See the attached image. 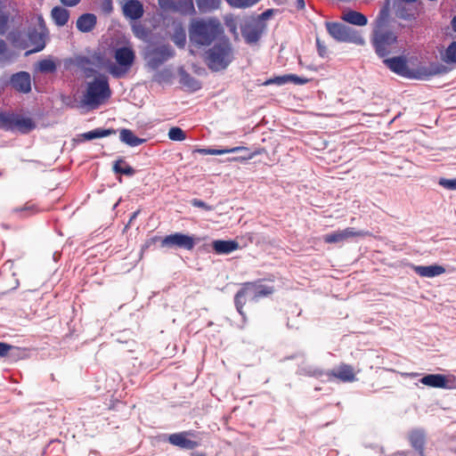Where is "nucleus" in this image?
Masks as SVG:
<instances>
[{"mask_svg": "<svg viewBox=\"0 0 456 456\" xmlns=\"http://www.w3.org/2000/svg\"><path fill=\"white\" fill-rule=\"evenodd\" d=\"M188 31L191 46L196 48L211 45L224 33L216 19H193Z\"/></svg>", "mask_w": 456, "mask_h": 456, "instance_id": "1", "label": "nucleus"}, {"mask_svg": "<svg viewBox=\"0 0 456 456\" xmlns=\"http://www.w3.org/2000/svg\"><path fill=\"white\" fill-rule=\"evenodd\" d=\"M114 59L115 62L98 57V65L116 77H124L134 63L135 53L131 45L120 46L115 49Z\"/></svg>", "mask_w": 456, "mask_h": 456, "instance_id": "2", "label": "nucleus"}, {"mask_svg": "<svg viewBox=\"0 0 456 456\" xmlns=\"http://www.w3.org/2000/svg\"><path fill=\"white\" fill-rule=\"evenodd\" d=\"M232 60V53L229 41L221 39L215 44L205 55V61L208 68L214 71L224 69Z\"/></svg>", "mask_w": 456, "mask_h": 456, "instance_id": "3", "label": "nucleus"}, {"mask_svg": "<svg viewBox=\"0 0 456 456\" xmlns=\"http://www.w3.org/2000/svg\"><path fill=\"white\" fill-rule=\"evenodd\" d=\"M110 96V89L106 77H100L94 82L88 84L86 93L84 96L86 105L95 108L103 103Z\"/></svg>", "mask_w": 456, "mask_h": 456, "instance_id": "4", "label": "nucleus"}, {"mask_svg": "<svg viewBox=\"0 0 456 456\" xmlns=\"http://www.w3.org/2000/svg\"><path fill=\"white\" fill-rule=\"evenodd\" d=\"M330 36L338 41L349 42L357 45H364V37L355 29L346 27L340 23H331L327 25Z\"/></svg>", "mask_w": 456, "mask_h": 456, "instance_id": "5", "label": "nucleus"}, {"mask_svg": "<svg viewBox=\"0 0 456 456\" xmlns=\"http://www.w3.org/2000/svg\"><path fill=\"white\" fill-rule=\"evenodd\" d=\"M397 37L392 31L373 30L372 44L377 53L384 57L395 49Z\"/></svg>", "mask_w": 456, "mask_h": 456, "instance_id": "6", "label": "nucleus"}, {"mask_svg": "<svg viewBox=\"0 0 456 456\" xmlns=\"http://www.w3.org/2000/svg\"><path fill=\"white\" fill-rule=\"evenodd\" d=\"M419 381L429 387L456 389V377L452 374H428L422 377Z\"/></svg>", "mask_w": 456, "mask_h": 456, "instance_id": "7", "label": "nucleus"}, {"mask_svg": "<svg viewBox=\"0 0 456 456\" xmlns=\"http://www.w3.org/2000/svg\"><path fill=\"white\" fill-rule=\"evenodd\" d=\"M367 232L362 231H356L352 227L344 230L335 231L333 232L323 235L322 240L325 243L338 244L347 241L354 237H363Z\"/></svg>", "mask_w": 456, "mask_h": 456, "instance_id": "8", "label": "nucleus"}, {"mask_svg": "<svg viewBox=\"0 0 456 456\" xmlns=\"http://www.w3.org/2000/svg\"><path fill=\"white\" fill-rule=\"evenodd\" d=\"M194 245L195 239L192 236H189L179 232L166 236L161 240V246L163 248L178 247L191 250L193 248Z\"/></svg>", "mask_w": 456, "mask_h": 456, "instance_id": "9", "label": "nucleus"}, {"mask_svg": "<svg viewBox=\"0 0 456 456\" xmlns=\"http://www.w3.org/2000/svg\"><path fill=\"white\" fill-rule=\"evenodd\" d=\"M384 63L393 72L406 77H422L421 74H415L408 67L407 61L403 57H394L384 60Z\"/></svg>", "mask_w": 456, "mask_h": 456, "instance_id": "10", "label": "nucleus"}, {"mask_svg": "<svg viewBox=\"0 0 456 456\" xmlns=\"http://www.w3.org/2000/svg\"><path fill=\"white\" fill-rule=\"evenodd\" d=\"M167 440L171 444L185 450H191L199 445L196 436L192 432L175 433L170 435Z\"/></svg>", "mask_w": 456, "mask_h": 456, "instance_id": "11", "label": "nucleus"}, {"mask_svg": "<svg viewBox=\"0 0 456 456\" xmlns=\"http://www.w3.org/2000/svg\"><path fill=\"white\" fill-rule=\"evenodd\" d=\"M355 375L356 373L350 365L342 364L333 369L327 374V377L330 381L338 379L341 382H353L355 380Z\"/></svg>", "mask_w": 456, "mask_h": 456, "instance_id": "12", "label": "nucleus"}, {"mask_svg": "<svg viewBox=\"0 0 456 456\" xmlns=\"http://www.w3.org/2000/svg\"><path fill=\"white\" fill-rule=\"evenodd\" d=\"M124 15L131 20L140 19L143 14V7L138 0H120Z\"/></svg>", "mask_w": 456, "mask_h": 456, "instance_id": "13", "label": "nucleus"}, {"mask_svg": "<svg viewBox=\"0 0 456 456\" xmlns=\"http://www.w3.org/2000/svg\"><path fill=\"white\" fill-rule=\"evenodd\" d=\"M10 82L18 92L28 94L31 91V78L28 72L20 71L12 75Z\"/></svg>", "mask_w": 456, "mask_h": 456, "instance_id": "14", "label": "nucleus"}, {"mask_svg": "<svg viewBox=\"0 0 456 456\" xmlns=\"http://www.w3.org/2000/svg\"><path fill=\"white\" fill-rule=\"evenodd\" d=\"M413 271L421 277L434 278L444 274L446 270L443 265H412Z\"/></svg>", "mask_w": 456, "mask_h": 456, "instance_id": "15", "label": "nucleus"}, {"mask_svg": "<svg viewBox=\"0 0 456 456\" xmlns=\"http://www.w3.org/2000/svg\"><path fill=\"white\" fill-rule=\"evenodd\" d=\"M35 127L36 123L30 117L16 113L13 130L26 134L32 131Z\"/></svg>", "mask_w": 456, "mask_h": 456, "instance_id": "16", "label": "nucleus"}, {"mask_svg": "<svg viewBox=\"0 0 456 456\" xmlns=\"http://www.w3.org/2000/svg\"><path fill=\"white\" fill-rule=\"evenodd\" d=\"M213 249L216 253L220 255H227L237 249H239L240 245L235 240H216L212 242Z\"/></svg>", "mask_w": 456, "mask_h": 456, "instance_id": "17", "label": "nucleus"}, {"mask_svg": "<svg viewBox=\"0 0 456 456\" xmlns=\"http://www.w3.org/2000/svg\"><path fill=\"white\" fill-rule=\"evenodd\" d=\"M172 55V51L167 46H163L147 53V59L152 66H157Z\"/></svg>", "mask_w": 456, "mask_h": 456, "instance_id": "18", "label": "nucleus"}, {"mask_svg": "<svg viewBox=\"0 0 456 456\" xmlns=\"http://www.w3.org/2000/svg\"><path fill=\"white\" fill-rule=\"evenodd\" d=\"M341 19L347 23L359 27H363L368 23V19L365 15L352 10L343 12Z\"/></svg>", "mask_w": 456, "mask_h": 456, "instance_id": "19", "label": "nucleus"}, {"mask_svg": "<svg viewBox=\"0 0 456 456\" xmlns=\"http://www.w3.org/2000/svg\"><path fill=\"white\" fill-rule=\"evenodd\" d=\"M262 30L259 24L255 21L246 24L242 28V35L245 40L249 44L256 42Z\"/></svg>", "mask_w": 456, "mask_h": 456, "instance_id": "20", "label": "nucleus"}, {"mask_svg": "<svg viewBox=\"0 0 456 456\" xmlns=\"http://www.w3.org/2000/svg\"><path fill=\"white\" fill-rule=\"evenodd\" d=\"M253 283H248L244 286V288L240 290L235 297V304L238 311L241 314V309L245 305L247 298H254L253 297Z\"/></svg>", "mask_w": 456, "mask_h": 456, "instance_id": "21", "label": "nucleus"}, {"mask_svg": "<svg viewBox=\"0 0 456 456\" xmlns=\"http://www.w3.org/2000/svg\"><path fill=\"white\" fill-rule=\"evenodd\" d=\"M440 58L443 62L456 68V41L452 42L440 52Z\"/></svg>", "mask_w": 456, "mask_h": 456, "instance_id": "22", "label": "nucleus"}, {"mask_svg": "<svg viewBox=\"0 0 456 456\" xmlns=\"http://www.w3.org/2000/svg\"><path fill=\"white\" fill-rule=\"evenodd\" d=\"M96 23V17L94 14L86 13L80 16L77 20V28L82 32H88L94 28Z\"/></svg>", "mask_w": 456, "mask_h": 456, "instance_id": "23", "label": "nucleus"}, {"mask_svg": "<svg viewBox=\"0 0 456 456\" xmlns=\"http://www.w3.org/2000/svg\"><path fill=\"white\" fill-rule=\"evenodd\" d=\"M119 138L121 142L131 147L138 146L145 141L144 139L138 138L131 130L126 128L120 130Z\"/></svg>", "mask_w": 456, "mask_h": 456, "instance_id": "24", "label": "nucleus"}, {"mask_svg": "<svg viewBox=\"0 0 456 456\" xmlns=\"http://www.w3.org/2000/svg\"><path fill=\"white\" fill-rule=\"evenodd\" d=\"M38 22L40 25V31L36 32L30 36V40L36 45L33 52H39L45 47V28L42 27V18H38Z\"/></svg>", "mask_w": 456, "mask_h": 456, "instance_id": "25", "label": "nucleus"}, {"mask_svg": "<svg viewBox=\"0 0 456 456\" xmlns=\"http://www.w3.org/2000/svg\"><path fill=\"white\" fill-rule=\"evenodd\" d=\"M69 17V12L63 7H54L52 10V18L58 26H63L67 23Z\"/></svg>", "mask_w": 456, "mask_h": 456, "instance_id": "26", "label": "nucleus"}, {"mask_svg": "<svg viewBox=\"0 0 456 456\" xmlns=\"http://www.w3.org/2000/svg\"><path fill=\"white\" fill-rule=\"evenodd\" d=\"M389 7L385 5L379 12L376 20L373 23V30H383L385 25L388 21Z\"/></svg>", "mask_w": 456, "mask_h": 456, "instance_id": "27", "label": "nucleus"}, {"mask_svg": "<svg viewBox=\"0 0 456 456\" xmlns=\"http://www.w3.org/2000/svg\"><path fill=\"white\" fill-rule=\"evenodd\" d=\"M248 148L239 146L234 147L231 149H222V150H216V149H200L198 151L204 155H224L226 153H233V152H239V151H247Z\"/></svg>", "mask_w": 456, "mask_h": 456, "instance_id": "28", "label": "nucleus"}, {"mask_svg": "<svg viewBox=\"0 0 456 456\" xmlns=\"http://www.w3.org/2000/svg\"><path fill=\"white\" fill-rule=\"evenodd\" d=\"M15 115L14 112L0 111V128L13 131Z\"/></svg>", "mask_w": 456, "mask_h": 456, "instance_id": "29", "label": "nucleus"}, {"mask_svg": "<svg viewBox=\"0 0 456 456\" xmlns=\"http://www.w3.org/2000/svg\"><path fill=\"white\" fill-rule=\"evenodd\" d=\"M172 39L176 45L183 47L186 43V35L184 29L180 24L175 26L174 33L172 34Z\"/></svg>", "mask_w": 456, "mask_h": 456, "instance_id": "30", "label": "nucleus"}, {"mask_svg": "<svg viewBox=\"0 0 456 456\" xmlns=\"http://www.w3.org/2000/svg\"><path fill=\"white\" fill-rule=\"evenodd\" d=\"M113 134H115V131L112 129H95L83 134L82 137L86 140H93L95 138L106 137Z\"/></svg>", "mask_w": 456, "mask_h": 456, "instance_id": "31", "label": "nucleus"}, {"mask_svg": "<svg viewBox=\"0 0 456 456\" xmlns=\"http://www.w3.org/2000/svg\"><path fill=\"white\" fill-rule=\"evenodd\" d=\"M253 297H265L273 292V288L270 286H265L262 284H253Z\"/></svg>", "mask_w": 456, "mask_h": 456, "instance_id": "32", "label": "nucleus"}, {"mask_svg": "<svg viewBox=\"0 0 456 456\" xmlns=\"http://www.w3.org/2000/svg\"><path fill=\"white\" fill-rule=\"evenodd\" d=\"M37 68L42 72H53L55 70L56 65L52 58H47L39 61Z\"/></svg>", "mask_w": 456, "mask_h": 456, "instance_id": "33", "label": "nucleus"}, {"mask_svg": "<svg viewBox=\"0 0 456 456\" xmlns=\"http://www.w3.org/2000/svg\"><path fill=\"white\" fill-rule=\"evenodd\" d=\"M197 4L201 11L207 12L217 8L219 0H197Z\"/></svg>", "mask_w": 456, "mask_h": 456, "instance_id": "34", "label": "nucleus"}, {"mask_svg": "<svg viewBox=\"0 0 456 456\" xmlns=\"http://www.w3.org/2000/svg\"><path fill=\"white\" fill-rule=\"evenodd\" d=\"M114 171L116 173H120L127 175H132L134 174V170L128 165H126L123 161H117L114 165Z\"/></svg>", "mask_w": 456, "mask_h": 456, "instance_id": "35", "label": "nucleus"}, {"mask_svg": "<svg viewBox=\"0 0 456 456\" xmlns=\"http://www.w3.org/2000/svg\"><path fill=\"white\" fill-rule=\"evenodd\" d=\"M168 138L172 141H183L186 138L185 133L177 126L172 127L168 131Z\"/></svg>", "mask_w": 456, "mask_h": 456, "instance_id": "36", "label": "nucleus"}, {"mask_svg": "<svg viewBox=\"0 0 456 456\" xmlns=\"http://www.w3.org/2000/svg\"><path fill=\"white\" fill-rule=\"evenodd\" d=\"M231 5L234 7L245 8L251 6L257 3L259 0H227Z\"/></svg>", "mask_w": 456, "mask_h": 456, "instance_id": "37", "label": "nucleus"}, {"mask_svg": "<svg viewBox=\"0 0 456 456\" xmlns=\"http://www.w3.org/2000/svg\"><path fill=\"white\" fill-rule=\"evenodd\" d=\"M133 32L134 36L140 39H144L147 37V32L144 28L140 24H134L133 26Z\"/></svg>", "mask_w": 456, "mask_h": 456, "instance_id": "38", "label": "nucleus"}, {"mask_svg": "<svg viewBox=\"0 0 456 456\" xmlns=\"http://www.w3.org/2000/svg\"><path fill=\"white\" fill-rule=\"evenodd\" d=\"M289 83V75H284V76H281V77H276L273 79H270L268 81L265 82V85H269V84H276V85H284V84H287Z\"/></svg>", "mask_w": 456, "mask_h": 456, "instance_id": "39", "label": "nucleus"}, {"mask_svg": "<svg viewBox=\"0 0 456 456\" xmlns=\"http://www.w3.org/2000/svg\"><path fill=\"white\" fill-rule=\"evenodd\" d=\"M439 184L448 190H456V178L455 179H441Z\"/></svg>", "mask_w": 456, "mask_h": 456, "instance_id": "40", "label": "nucleus"}, {"mask_svg": "<svg viewBox=\"0 0 456 456\" xmlns=\"http://www.w3.org/2000/svg\"><path fill=\"white\" fill-rule=\"evenodd\" d=\"M307 81L308 80L306 78H303L296 75H289V83H293L296 85H304L307 83Z\"/></svg>", "mask_w": 456, "mask_h": 456, "instance_id": "41", "label": "nucleus"}, {"mask_svg": "<svg viewBox=\"0 0 456 456\" xmlns=\"http://www.w3.org/2000/svg\"><path fill=\"white\" fill-rule=\"evenodd\" d=\"M395 14L397 17H399L401 19H404V20H408L411 18L410 15L405 12L404 9L401 8L400 4H398L396 6Z\"/></svg>", "mask_w": 456, "mask_h": 456, "instance_id": "42", "label": "nucleus"}, {"mask_svg": "<svg viewBox=\"0 0 456 456\" xmlns=\"http://www.w3.org/2000/svg\"><path fill=\"white\" fill-rule=\"evenodd\" d=\"M159 4L164 10H170L175 8L173 0H159Z\"/></svg>", "mask_w": 456, "mask_h": 456, "instance_id": "43", "label": "nucleus"}, {"mask_svg": "<svg viewBox=\"0 0 456 456\" xmlns=\"http://www.w3.org/2000/svg\"><path fill=\"white\" fill-rule=\"evenodd\" d=\"M191 204L197 208H202L206 210H212L211 207L208 206L205 202H203L200 200H196V199L192 200Z\"/></svg>", "mask_w": 456, "mask_h": 456, "instance_id": "44", "label": "nucleus"}, {"mask_svg": "<svg viewBox=\"0 0 456 456\" xmlns=\"http://www.w3.org/2000/svg\"><path fill=\"white\" fill-rule=\"evenodd\" d=\"M11 348L10 345L0 342V356H4Z\"/></svg>", "mask_w": 456, "mask_h": 456, "instance_id": "45", "label": "nucleus"}, {"mask_svg": "<svg viewBox=\"0 0 456 456\" xmlns=\"http://www.w3.org/2000/svg\"><path fill=\"white\" fill-rule=\"evenodd\" d=\"M102 5V9L107 12H110L112 10L111 0H103Z\"/></svg>", "mask_w": 456, "mask_h": 456, "instance_id": "46", "label": "nucleus"}, {"mask_svg": "<svg viewBox=\"0 0 456 456\" xmlns=\"http://www.w3.org/2000/svg\"><path fill=\"white\" fill-rule=\"evenodd\" d=\"M61 2L66 6H75L80 0H61Z\"/></svg>", "mask_w": 456, "mask_h": 456, "instance_id": "47", "label": "nucleus"}, {"mask_svg": "<svg viewBox=\"0 0 456 456\" xmlns=\"http://www.w3.org/2000/svg\"><path fill=\"white\" fill-rule=\"evenodd\" d=\"M5 23L6 20L3 18H0V33L4 34L5 32Z\"/></svg>", "mask_w": 456, "mask_h": 456, "instance_id": "48", "label": "nucleus"}, {"mask_svg": "<svg viewBox=\"0 0 456 456\" xmlns=\"http://www.w3.org/2000/svg\"><path fill=\"white\" fill-rule=\"evenodd\" d=\"M6 50V45L4 41H0V56H2ZM2 57H0L1 59Z\"/></svg>", "mask_w": 456, "mask_h": 456, "instance_id": "49", "label": "nucleus"}, {"mask_svg": "<svg viewBox=\"0 0 456 456\" xmlns=\"http://www.w3.org/2000/svg\"><path fill=\"white\" fill-rule=\"evenodd\" d=\"M186 9L188 12H191L193 10V4L191 0H186Z\"/></svg>", "mask_w": 456, "mask_h": 456, "instance_id": "50", "label": "nucleus"}, {"mask_svg": "<svg viewBox=\"0 0 456 456\" xmlns=\"http://www.w3.org/2000/svg\"><path fill=\"white\" fill-rule=\"evenodd\" d=\"M411 443H412V445L415 447V448H419L421 446V441L419 442V444L418 443V441H413V437L411 436Z\"/></svg>", "mask_w": 456, "mask_h": 456, "instance_id": "51", "label": "nucleus"}, {"mask_svg": "<svg viewBox=\"0 0 456 456\" xmlns=\"http://www.w3.org/2000/svg\"><path fill=\"white\" fill-rule=\"evenodd\" d=\"M452 28L456 32V16L452 20Z\"/></svg>", "mask_w": 456, "mask_h": 456, "instance_id": "52", "label": "nucleus"}, {"mask_svg": "<svg viewBox=\"0 0 456 456\" xmlns=\"http://www.w3.org/2000/svg\"><path fill=\"white\" fill-rule=\"evenodd\" d=\"M258 152L250 153L248 157L244 158V159H253Z\"/></svg>", "mask_w": 456, "mask_h": 456, "instance_id": "53", "label": "nucleus"}, {"mask_svg": "<svg viewBox=\"0 0 456 456\" xmlns=\"http://www.w3.org/2000/svg\"><path fill=\"white\" fill-rule=\"evenodd\" d=\"M403 376H409V377H417L418 376V373H403Z\"/></svg>", "mask_w": 456, "mask_h": 456, "instance_id": "54", "label": "nucleus"}, {"mask_svg": "<svg viewBox=\"0 0 456 456\" xmlns=\"http://www.w3.org/2000/svg\"><path fill=\"white\" fill-rule=\"evenodd\" d=\"M297 3H298V6H299L300 8H303V7H304V5H305V4H304V0H297Z\"/></svg>", "mask_w": 456, "mask_h": 456, "instance_id": "55", "label": "nucleus"}, {"mask_svg": "<svg viewBox=\"0 0 456 456\" xmlns=\"http://www.w3.org/2000/svg\"><path fill=\"white\" fill-rule=\"evenodd\" d=\"M403 2H406V3H414L416 2L417 0H402Z\"/></svg>", "mask_w": 456, "mask_h": 456, "instance_id": "56", "label": "nucleus"}, {"mask_svg": "<svg viewBox=\"0 0 456 456\" xmlns=\"http://www.w3.org/2000/svg\"><path fill=\"white\" fill-rule=\"evenodd\" d=\"M231 30L232 31L233 34L237 35L235 28L231 27Z\"/></svg>", "mask_w": 456, "mask_h": 456, "instance_id": "57", "label": "nucleus"}]
</instances>
